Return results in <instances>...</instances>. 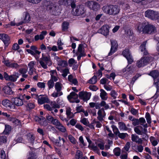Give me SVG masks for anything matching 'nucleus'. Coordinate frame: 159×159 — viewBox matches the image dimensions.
Masks as SVG:
<instances>
[{"instance_id":"nucleus-1","label":"nucleus","mask_w":159,"mask_h":159,"mask_svg":"<svg viewBox=\"0 0 159 159\" xmlns=\"http://www.w3.org/2000/svg\"><path fill=\"white\" fill-rule=\"evenodd\" d=\"M139 120V124L143 125L145 128H143L141 126H138L134 128V131L138 134L143 135V139L147 140L148 138V136L147 134V129L145 128L148 127V125L147 124H143L146 123V120L144 118H140Z\"/></svg>"},{"instance_id":"nucleus-2","label":"nucleus","mask_w":159,"mask_h":159,"mask_svg":"<svg viewBox=\"0 0 159 159\" xmlns=\"http://www.w3.org/2000/svg\"><path fill=\"white\" fill-rule=\"evenodd\" d=\"M102 9L106 14L113 16L118 14L120 11V7L117 5H106L103 6Z\"/></svg>"},{"instance_id":"nucleus-3","label":"nucleus","mask_w":159,"mask_h":159,"mask_svg":"<svg viewBox=\"0 0 159 159\" xmlns=\"http://www.w3.org/2000/svg\"><path fill=\"white\" fill-rule=\"evenodd\" d=\"M39 63L43 68L47 69L48 68L47 66H50L52 65L50 56L48 55H46L42 54V57L39 61Z\"/></svg>"},{"instance_id":"nucleus-4","label":"nucleus","mask_w":159,"mask_h":159,"mask_svg":"<svg viewBox=\"0 0 159 159\" xmlns=\"http://www.w3.org/2000/svg\"><path fill=\"white\" fill-rule=\"evenodd\" d=\"M43 5L48 9H52V13L53 15H58L60 13V10L58 9L57 7H54L53 3L50 1H44L43 3Z\"/></svg>"},{"instance_id":"nucleus-5","label":"nucleus","mask_w":159,"mask_h":159,"mask_svg":"<svg viewBox=\"0 0 159 159\" xmlns=\"http://www.w3.org/2000/svg\"><path fill=\"white\" fill-rule=\"evenodd\" d=\"M153 59V57L150 55L143 57L139 60L137 61L136 65L139 68L143 67L152 61Z\"/></svg>"},{"instance_id":"nucleus-6","label":"nucleus","mask_w":159,"mask_h":159,"mask_svg":"<svg viewBox=\"0 0 159 159\" xmlns=\"http://www.w3.org/2000/svg\"><path fill=\"white\" fill-rule=\"evenodd\" d=\"M62 85L60 83L57 82L55 85V88L56 92H54L52 94V96L56 98L62 95L63 94V93L61 91L62 89Z\"/></svg>"},{"instance_id":"nucleus-7","label":"nucleus","mask_w":159,"mask_h":159,"mask_svg":"<svg viewBox=\"0 0 159 159\" xmlns=\"http://www.w3.org/2000/svg\"><path fill=\"white\" fill-rule=\"evenodd\" d=\"M85 5L90 9L94 11H97L100 9V5L95 2L88 1L85 3Z\"/></svg>"},{"instance_id":"nucleus-8","label":"nucleus","mask_w":159,"mask_h":159,"mask_svg":"<svg viewBox=\"0 0 159 159\" xmlns=\"http://www.w3.org/2000/svg\"><path fill=\"white\" fill-rule=\"evenodd\" d=\"M145 15L146 17L152 20H155L157 19L159 13L158 12L151 10H148L145 12Z\"/></svg>"},{"instance_id":"nucleus-9","label":"nucleus","mask_w":159,"mask_h":159,"mask_svg":"<svg viewBox=\"0 0 159 159\" xmlns=\"http://www.w3.org/2000/svg\"><path fill=\"white\" fill-rule=\"evenodd\" d=\"M157 32V30L155 27L151 24H148L145 26L144 33L148 34H152Z\"/></svg>"},{"instance_id":"nucleus-10","label":"nucleus","mask_w":159,"mask_h":159,"mask_svg":"<svg viewBox=\"0 0 159 159\" xmlns=\"http://www.w3.org/2000/svg\"><path fill=\"white\" fill-rule=\"evenodd\" d=\"M72 8V13L74 16H80L84 12V8L81 5H80L75 7V6Z\"/></svg>"},{"instance_id":"nucleus-11","label":"nucleus","mask_w":159,"mask_h":159,"mask_svg":"<svg viewBox=\"0 0 159 159\" xmlns=\"http://www.w3.org/2000/svg\"><path fill=\"white\" fill-rule=\"evenodd\" d=\"M30 49L26 50V51L32 55L34 56L36 60L39 58V56L37 55H39L41 52L37 50V48L35 46H32L30 47Z\"/></svg>"},{"instance_id":"nucleus-12","label":"nucleus","mask_w":159,"mask_h":159,"mask_svg":"<svg viewBox=\"0 0 159 159\" xmlns=\"http://www.w3.org/2000/svg\"><path fill=\"white\" fill-rule=\"evenodd\" d=\"M159 75V73L157 70H154L151 71L149 74V75L152 76L154 79V84L156 85V87L157 89V92L159 91V77H158V81L156 82H155V79Z\"/></svg>"},{"instance_id":"nucleus-13","label":"nucleus","mask_w":159,"mask_h":159,"mask_svg":"<svg viewBox=\"0 0 159 159\" xmlns=\"http://www.w3.org/2000/svg\"><path fill=\"white\" fill-rule=\"evenodd\" d=\"M91 96V93L86 91H82L79 92V96L80 99L84 101L89 99Z\"/></svg>"},{"instance_id":"nucleus-14","label":"nucleus","mask_w":159,"mask_h":159,"mask_svg":"<svg viewBox=\"0 0 159 159\" xmlns=\"http://www.w3.org/2000/svg\"><path fill=\"white\" fill-rule=\"evenodd\" d=\"M111 47L110 52L108 53L109 56H111L117 50L118 44L117 41L115 40H111Z\"/></svg>"},{"instance_id":"nucleus-15","label":"nucleus","mask_w":159,"mask_h":159,"mask_svg":"<svg viewBox=\"0 0 159 159\" xmlns=\"http://www.w3.org/2000/svg\"><path fill=\"white\" fill-rule=\"evenodd\" d=\"M76 0H59V3L61 5H71L73 8L75 6V2Z\"/></svg>"},{"instance_id":"nucleus-16","label":"nucleus","mask_w":159,"mask_h":159,"mask_svg":"<svg viewBox=\"0 0 159 159\" xmlns=\"http://www.w3.org/2000/svg\"><path fill=\"white\" fill-rule=\"evenodd\" d=\"M109 27L108 25H104L98 30V33L101 34L104 36H107L109 34Z\"/></svg>"},{"instance_id":"nucleus-17","label":"nucleus","mask_w":159,"mask_h":159,"mask_svg":"<svg viewBox=\"0 0 159 159\" xmlns=\"http://www.w3.org/2000/svg\"><path fill=\"white\" fill-rule=\"evenodd\" d=\"M0 39L2 41L6 46H7L10 43V37L7 34H0Z\"/></svg>"},{"instance_id":"nucleus-18","label":"nucleus","mask_w":159,"mask_h":159,"mask_svg":"<svg viewBox=\"0 0 159 159\" xmlns=\"http://www.w3.org/2000/svg\"><path fill=\"white\" fill-rule=\"evenodd\" d=\"M35 120L36 121L38 122L39 125L44 127L48 125V122L45 117L42 116L40 117L36 116L35 118Z\"/></svg>"},{"instance_id":"nucleus-19","label":"nucleus","mask_w":159,"mask_h":159,"mask_svg":"<svg viewBox=\"0 0 159 159\" xmlns=\"http://www.w3.org/2000/svg\"><path fill=\"white\" fill-rule=\"evenodd\" d=\"M102 107H104L105 109H107L109 108V106L107 104L106 102L104 101H102L100 103L96 102L95 107L96 109H100Z\"/></svg>"},{"instance_id":"nucleus-20","label":"nucleus","mask_w":159,"mask_h":159,"mask_svg":"<svg viewBox=\"0 0 159 159\" xmlns=\"http://www.w3.org/2000/svg\"><path fill=\"white\" fill-rule=\"evenodd\" d=\"M13 101L14 104L18 107L22 106L24 103L23 99L21 98L20 97L13 98Z\"/></svg>"},{"instance_id":"nucleus-21","label":"nucleus","mask_w":159,"mask_h":159,"mask_svg":"<svg viewBox=\"0 0 159 159\" xmlns=\"http://www.w3.org/2000/svg\"><path fill=\"white\" fill-rule=\"evenodd\" d=\"M98 115L97 118L100 121H102L103 120V118L106 115V113L104 110V108H102L100 109L98 111Z\"/></svg>"},{"instance_id":"nucleus-22","label":"nucleus","mask_w":159,"mask_h":159,"mask_svg":"<svg viewBox=\"0 0 159 159\" xmlns=\"http://www.w3.org/2000/svg\"><path fill=\"white\" fill-rule=\"evenodd\" d=\"M23 21L20 22L19 24L22 25L24 23L28 22L30 19V16L29 13L27 12H25L24 13Z\"/></svg>"},{"instance_id":"nucleus-23","label":"nucleus","mask_w":159,"mask_h":159,"mask_svg":"<svg viewBox=\"0 0 159 159\" xmlns=\"http://www.w3.org/2000/svg\"><path fill=\"white\" fill-rule=\"evenodd\" d=\"M8 120L13 123V124L16 126L21 125V123L20 120L13 117L8 118Z\"/></svg>"},{"instance_id":"nucleus-24","label":"nucleus","mask_w":159,"mask_h":159,"mask_svg":"<svg viewBox=\"0 0 159 159\" xmlns=\"http://www.w3.org/2000/svg\"><path fill=\"white\" fill-rule=\"evenodd\" d=\"M3 92L6 94L9 95L13 94V92L11 88L8 86H5L2 89Z\"/></svg>"},{"instance_id":"nucleus-25","label":"nucleus","mask_w":159,"mask_h":159,"mask_svg":"<svg viewBox=\"0 0 159 159\" xmlns=\"http://www.w3.org/2000/svg\"><path fill=\"white\" fill-rule=\"evenodd\" d=\"M51 75V80H52L53 82H56L57 80V73L56 70H52L50 71Z\"/></svg>"},{"instance_id":"nucleus-26","label":"nucleus","mask_w":159,"mask_h":159,"mask_svg":"<svg viewBox=\"0 0 159 159\" xmlns=\"http://www.w3.org/2000/svg\"><path fill=\"white\" fill-rule=\"evenodd\" d=\"M65 142V139L61 138L60 136L58 137V139L56 140L55 142V144L58 146H61L64 144Z\"/></svg>"},{"instance_id":"nucleus-27","label":"nucleus","mask_w":159,"mask_h":159,"mask_svg":"<svg viewBox=\"0 0 159 159\" xmlns=\"http://www.w3.org/2000/svg\"><path fill=\"white\" fill-rule=\"evenodd\" d=\"M2 104L5 107L11 109L13 105H11L10 101L8 99H5L2 102Z\"/></svg>"},{"instance_id":"nucleus-28","label":"nucleus","mask_w":159,"mask_h":159,"mask_svg":"<svg viewBox=\"0 0 159 159\" xmlns=\"http://www.w3.org/2000/svg\"><path fill=\"white\" fill-rule=\"evenodd\" d=\"M49 102V100L47 97H41L38 98V102L39 104H42L45 103H48Z\"/></svg>"},{"instance_id":"nucleus-29","label":"nucleus","mask_w":159,"mask_h":159,"mask_svg":"<svg viewBox=\"0 0 159 159\" xmlns=\"http://www.w3.org/2000/svg\"><path fill=\"white\" fill-rule=\"evenodd\" d=\"M118 124L119 125V128L120 130L127 131L129 130V128L127 127L124 123L119 122L118 123Z\"/></svg>"},{"instance_id":"nucleus-30","label":"nucleus","mask_w":159,"mask_h":159,"mask_svg":"<svg viewBox=\"0 0 159 159\" xmlns=\"http://www.w3.org/2000/svg\"><path fill=\"white\" fill-rule=\"evenodd\" d=\"M132 149L136 152H142L143 149V147L141 144L137 146H134L132 147Z\"/></svg>"},{"instance_id":"nucleus-31","label":"nucleus","mask_w":159,"mask_h":159,"mask_svg":"<svg viewBox=\"0 0 159 159\" xmlns=\"http://www.w3.org/2000/svg\"><path fill=\"white\" fill-rule=\"evenodd\" d=\"M78 95L75 92H72L71 93L70 95L67 96V98L70 101L72 99H76L78 98Z\"/></svg>"},{"instance_id":"nucleus-32","label":"nucleus","mask_w":159,"mask_h":159,"mask_svg":"<svg viewBox=\"0 0 159 159\" xmlns=\"http://www.w3.org/2000/svg\"><path fill=\"white\" fill-rule=\"evenodd\" d=\"M101 93L100 96L102 99L104 100H106L107 98V94L104 90L101 89L100 90Z\"/></svg>"},{"instance_id":"nucleus-33","label":"nucleus","mask_w":159,"mask_h":159,"mask_svg":"<svg viewBox=\"0 0 159 159\" xmlns=\"http://www.w3.org/2000/svg\"><path fill=\"white\" fill-rule=\"evenodd\" d=\"M19 74L18 73H16L15 75H10V78L9 81L14 82L16 81L17 79L19 77Z\"/></svg>"},{"instance_id":"nucleus-34","label":"nucleus","mask_w":159,"mask_h":159,"mask_svg":"<svg viewBox=\"0 0 159 159\" xmlns=\"http://www.w3.org/2000/svg\"><path fill=\"white\" fill-rule=\"evenodd\" d=\"M145 25L144 23H139L137 27L138 30L140 32H143L144 33V29L145 28Z\"/></svg>"},{"instance_id":"nucleus-35","label":"nucleus","mask_w":159,"mask_h":159,"mask_svg":"<svg viewBox=\"0 0 159 159\" xmlns=\"http://www.w3.org/2000/svg\"><path fill=\"white\" fill-rule=\"evenodd\" d=\"M57 129L61 132H65L67 131L66 128L64 127L61 123L57 127Z\"/></svg>"},{"instance_id":"nucleus-36","label":"nucleus","mask_w":159,"mask_h":159,"mask_svg":"<svg viewBox=\"0 0 159 159\" xmlns=\"http://www.w3.org/2000/svg\"><path fill=\"white\" fill-rule=\"evenodd\" d=\"M26 136L28 140L31 142L34 141L35 138L34 135L30 133L27 134Z\"/></svg>"},{"instance_id":"nucleus-37","label":"nucleus","mask_w":159,"mask_h":159,"mask_svg":"<svg viewBox=\"0 0 159 159\" xmlns=\"http://www.w3.org/2000/svg\"><path fill=\"white\" fill-rule=\"evenodd\" d=\"M11 129V126L9 125H6L3 133L5 134H7L10 133Z\"/></svg>"},{"instance_id":"nucleus-38","label":"nucleus","mask_w":159,"mask_h":159,"mask_svg":"<svg viewBox=\"0 0 159 159\" xmlns=\"http://www.w3.org/2000/svg\"><path fill=\"white\" fill-rule=\"evenodd\" d=\"M141 75L139 73H137L136 75L133 77L132 79V80L130 82L131 84L133 85L135 82V81L138 79L140 76H141Z\"/></svg>"},{"instance_id":"nucleus-39","label":"nucleus","mask_w":159,"mask_h":159,"mask_svg":"<svg viewBox=\"0 0 159 159\" xmlns=\"http://www.w3.org/2000/svg\"><path fill=\"white\" fill-rule=\"evenodd\" d=\"M35 107V104L33 102H29L26 105V107L27 110H30L33 109Z\"/></svg>"},{"instance_id":"nucleus-40","label":"nucleus","mask_w":159,"mask_h":159,"mask_svg":"<svg viewBox=\"0 0 159 159\" xmlns=\"http://www.w3.org/2000/svg\"><path fill=\"white\" fill-rule=\"evenodd\" d=\"M97 76L94 75L89 80L88 83L91 84H94L97 82Z\"/></svg>"},{"instance_id":"nucleus-41","label":"nucleus","mask_w":159,"mask_h":159,"mask_svg":"<svg viewBox=\"0 0 159 159\" xmlns=\"http://www.w3.org/2000/svg\"><path fill=\"white\" fill-rule=\"evenodd\" d=\"M82 155V152L80 150H77L75 155V158L76 159H81L83 157Z\"/></svg>"},{"instance_id":"nucleus-42","label":"nucleus","mask_w":159,"mask_h":159,"mask_svg":"<svg viewBox=\"0 0 159 159\" xmlns=\"http://www.w3.org/2000/svg\"><path fill=\"white\" fill-rule=\"evenodd\" d=\"M58 65L62 67H65L67 65V62L61 60L58 62Z\"/></svg>"},{"instance_id":"nucleus-43","label":"nucleus","mask_w":159,"mask_h":159,"mask_svg":"<svg viewBox=\"0 0 159 159\" xmlns=\"http://www.w3.org/2000/svg\"><path fill=\"white\" fill-rule=\"evenodd\" d=\"M69 23L67 22H65L62 23V30L63 31H66L67 30L68 28Z\"/></svg>"},{"instance_id":"nucleus-44","label":"nucleus","mask_w":159,"mask_h":159,"mask_svg":"<svg viewBox=\"0 0 159 159\" xmlns=\"http://www.w3.org/2000/svg\"><path fill=\"white\" fill-rule=\"evenodd\" d=\"M50 105L52 110L54 108L60 107V106L55 101L51 102L50 103Z\"/></svg>"},{"instance_id":"nucleus-45","label":"nucleus","mask_w":159,"mask_h":159,"mask_svg":"<svg viewBox=\"0 0 159 159\" xmlns=\"http://www.w3.org/2000/svg\"><path fill=\"white\" fill-rule=\"evenodd\" d=\"M123 56L125 57H126L127 56L131 55V54L129 52V50L128 49H126L123 51L122 53Z\"/></svg>"},{"instance_id":"nucleus-46","label":"nucleus","mask_w":159,"mask_h":159,"mask_svg":"<svg viewBox=\"0 0 159 159\" xmlns=\"http://www.w3.org/2000/svg\"><path fill=\"white\" fill-rule=\"evenodd\" d=\"M79 141L80 143V145L81 147H83L86 145V143L84 142L83 138L82 136H80L79 138Z\"/></svg>"},{"instance_id":"nucleus-47","label":"nucleus","mask_w":159,"mask_h":159,"mask_svg":"<svg viewBox=\"0 0 159 159\" xmlns=\"http://www.w3.org/2000/svg\"><path fill=\"white\" fill-rule=\"evenodd\" d=\"M113 152L116 156H119L120 154V149L119 148H116L114 149Z\"/></svg>"},{"instance_id":"nucleus-48","label":"nucleus","mask_w":159,"mask_h":159,"mask_svg":"<svg viewBox=\"0 0 159 159\" xmlns=\"http://www.w3.org/2000/svg\"><path fill=\"white\" fill-rule=\"evenodd\" d=\"M76 56H77V60L78 61L80 59V58L81 57H84L85 55L84 52H79L78 53V54H77V52H76Z\"/></svg>"},{"instance_id":"nucleus-49","label":"nucleus","mask_w":159,"mask_h":159,"mask_svg":"<svg viewBox=\"0 0 159 159\" xmlns=\"http://www.w3.org/2000/svg\"><path fill=\"white\" fill-rule=\"evenodd\" d=\"M37 158L36 155L32 152H30L28 156V159H35Z\"/></svg>"},{"instance_id":"nucleus-50","label":"nucleus","mask_w":159,"mask_h":159,"mask_svg":"<svg viewBox=\"0 0 159 159\" xmlns=\"http://www.w3.org/2000/svg\"><path fill=\"white\" fill-rule=\"evenodd\" d=\"M145 118L146 119L148 123L149 124H150L151 122V119L150 115L149 113H146L145 116Z\"/></svg>"},{"instance_id":"nucleus-51","label":"nucleus","mask_w":159,"mask_h":159,"mask_svg":"<svg viewBox=\"0 0 159 159\" xmlns=\"http://www.w3.org/2000/svg\"><path fill=\"white\" fill-rule=\"evenodd\" d=\"M147 42V41H144L140 46V49L141 51L142 52H143L144 51H145L146 49L145 47H146V45Z\"/></svg>"},{"instance_id":"nucleus-52","label":"nucleus","mask_w":159,"mask_h":159,"mask_svg":"<svg viewBox=\"0 0 159 159\" xmlns=\"http://www.w3.org/2000/svg\"><path fill=\"white\" fill-rule=\"evenodd\" d=\"M51 124L55 125L56 127H57L61 123L58 120L56 119H54Z\"/></svg>"},{"instance_id":"nucleus-53","label":"nucleus","mask_w":159,"mask_h":159,"mask_svg":"<svg viewBox=\"0 0 159 159\" xmlns=\"http://www.w3.org/2000/svg\"><path fill=\"white\" fill-rule=\"evenodd\" d=\"M114 133L116 135L120 133L118 129L115 126L112 125L111 126Z\"/></svg>"},{"instance_id":"nucleus-54","label":"nucleus","mask_w":159,"mask_h":159,"mask_svg":"<svg viewBox=\"0 0 159 159\" xmlns=\"http://www.w3.org/2000/svg\"><path fill=\"white\" fill-rule=\"evenodd\" d=\"M125 58L127 59L129 64H131L134 61V60L131 55H129L128 56H127Z\"/></svg>"},{"instance_id":"nucleus-55","label":"nucleus","mask_w":159,"mask_h":159,"mask_svg":"<svg viewBox=\"0 0 159 159\" xmlns=\"http://www.w3.org/2000/svg\"><path fill=\"white\" fill-rule=\"evenodd\" d=\"M62 72V75L64 77H66L67 74L70 73L69 70L67 68L63 70Z\"/></svg>"},{"instance_id":"nucleus-56","label":"nucleus","mask_w":159,"mask_h":159,"mask_svg":"<svg viewBox=\"0 0 159 159\" xmlns=\"http://www.w3.org/2000/svg\"><path fill=\"white\" fill-rule=\"evenodd\" d=\"M69 140L72 143L75 144L76 143V140L75 138L71 135H69L68 136Z\"/></svg>"},{"instance_id":"nucleus-57","label":"nucleus","mask_w":159,"mask_h":159,"mask_svg":"<svg viewBox=\"0 0 159 159\" xmlns=\"http://www.w3.org/2000/svg\"><path fill=\"white\" fill-rule=\"evenodd\" d=\"M68 62L70 66H71L73 64L77 63V62L72 58L68 60Z\"/></svg>"},{"instance_id":"nucleus-58","label":"nucleus","mask_w":159,"mask_h":159,"mask_svg":"<svg viewBox=\"0 0 159 159\" xmlns=\"http://www.w3.org/2000/svg\"><path fill=\"white\" fill-rule=\"evenodd\" d=\"M0 156L1 159H7L5 152L3 150L1 151Z\"/></svg>"},{"instance_id":"nucleus-59","label":"nucleus","mask_w":159,"mask_h":159,"mask_svg":"<svg viewBox=\"0 0 159 159\" xmlns=\"http://www.w3.org/2000/svg\"><path fill=\"white\" fill-rule=\"evenodd\" d=\"M54 82L52 80H50L48 82V85L49 89L52 88L54 85Z\"/></svg>"},{"instance_id":"nucleus-60","label":"nucleus","mask_w":159,"mask_h":159,"mask_svg":"<svg viewBox=\"0 0 159 159\" xmlns=\"http://www.w3.org/2000/svg\"><path fill=\"white\" fill-rule=\"evenodd\" d=\"M110 95L114 99H116L117 96V94L115 91L112 90L110 93Z\"/></svg>"},{"instance_id":"nucleus-61","label":"nucleus","mask_w":159,"mask_h":159,"mask_svg":"<svg viewBox=\"0 0 159 159\" xmlns=\"http://www.w3.org/2000/svg\"><path fill=\"white\" fill-rule=\"evenodd\" d=\"M76 113H75L74 114H73V113L71 112L70 113H68V114H66L67 116V119H68V121L70 119L72 118H73L75 116V114Z\"/></svg>"},{"instance_id":"nucleus-62","label":"nucleus","mask_w":159,"mask_h":159,"mask_svg":"<svg viewBox=\"0 0 159 159\" xmlns=\"http://www.w3.org/2000/svg\"><path fill=\"white\" fill-rule=\"evenodd\" d=\"M83 45L81 44H80L79 45L78 50L76 52H77V54H78V53L79 52H84V51L83 50Z\"/></svg>"},{"instance_id":"nucleus-63","label":"nucleus","mask_w":159,"mask_h":159,"mask_svg":"<svg viewBox=\"0 0 159 159\" xmlns=\"http://www.w3.org/2000/svg\"><path fill=\"white\" fill-rule=\"evenodd\" d=\"M132 122V124L134 126H136L139 124V120L138 119H134Z\"/></svg>"},{"instance_id":"nucleus-64","label":"nucleus","mask_w":159,"mask_h":159,"mask_svg":"<svg viewBox=\"0 0 159 159\" xmlns=\"http://www.w3.org/2000/svg\"><path fill=\"white\" fill-rule=\"evenodd\" d=\"M130 147V144L129 142H127L124 148L126 151H128Z\"/></svg>"}]
</instances>
